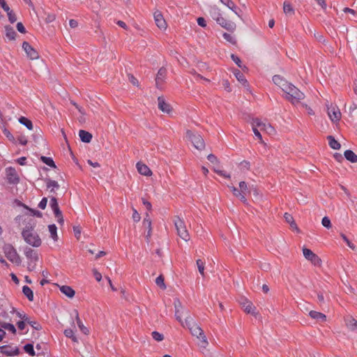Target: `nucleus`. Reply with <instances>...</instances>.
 <instances>
[{"mask_svg": "<svg viewBox=\"0 0 357 357\" xmlns=\"http://www.w3.org/2000/svg\"><path fill=\"white\" fill-rule=\"evenodd\" d=\"M216 22L222 27L225 28L229 31L234 29L236 26L234 23L227 21L222 17L216 18Z\"/></svg>", "mask_w": 357, "mask_h": 357, "instance_id": "17", "label": "nucleus"}, {"mask_svg": "<svg viewBox=\"0 0 357 357\" xmlns=\"http://www.w3.org/2000/svg\"><path fill=\"white\" fill-rule=\"evenodd\" d=\"M284 13L287 15H292L294 14V10L289 2L284 1L283 4Z\"/></svg>", "mask_w": 357, "mask_h": 357, "instance_id": "32", "label": "nucleus"}, {"mask_svg": "<svg viewBox=\"0 0 357 357\" xmlns=\"http://www.w3.org/2000/svg\"><path fill=\"white\" fill-rule=\"evenodd\" d=\"M41 160H42L45 164H46L47 165H48L49 167H56V165H55V164H54V160H53L51 158L45 157V156H42V157H41Z\"/></svg>", "mask_w": 357, "mask_h": 357, "instance_id": "40", "label": "nucleus"}, {"mask_svg": "<svg viewBox=\"0 0 357 357\" xmlns=\"http://www.w3.org/2000/svg\"><path fill=\"white\" fill-rule=\"evenodd\" d=\"M158 108L162 112L169 114L172 110V107H171L169 103L166 102V101L163 97H158Z\"/></svg>", "mask_w": 357, "mask_h": 357, "instance_id": "14", "label": "nucleus"}, {"mask_svg": "<svg viewBox=\"0 0 357 357\" xmlns=\"http://www.w3.org/2000/svg\"><path fill=\"white\" fill-rule=\"evenodd\" d=\"M50 207L52 208L55 217L57 218V221L59 223L63 222V219L62 216L61 211L59 209V204L57 200L55 197H52L50 202Z\"/></svg>", "mask_w": 357, "mask_h": 357, "instance_id": "9", "label": "nucleus"}, {"mask_svg": "<svg viewBox=\"0 0 357 357\" xmlns=\"http://www.w3.org/2000/svg\"><path fill=\"white\" fill-rule=\"evenodd\" d=\"M6 36L9 40H15L16 36V32L14 29L10 26H5Z\"/></svg>", "mask_w": 357, "mask_h": 357, "instance_id": "29", "label": "nucleus"}, {"mask_svg": "<svg viewBox=\"0 0 357 357\" xmlns=\"http://www.w3.org/2000/svg\"><path fill=\"white\" fill-rule=\"evenodd\" d=\"M19 122L23 125H24L29 130H31L33 129L32 122L26 119V117L22 116L19 119Z\"/></svg>", "mask_w": 357, "mask_h": 357, "instance_id": "36", "label": "nucleus"}, {"mask_svg": "<svg viewBox=\"0 0 357 357\" xmlns=\"http://www.w3.org/2000/svg\"><path fill=\"white\" fill-rule=\"evenodd\" d=\"M222 36H223V38H224L226 40H227V41H229V42H230V43H234L233 37H232L229 33H223V35H222Z\"/></svg>", "mask_w": 357, "mask_h": 357, "instance_id": "61", "label": "nucleus"}, {"mask_svg": "<svg viewBox=\"0 0 357 357\" xmlns=\"http://www.w3.org/2000/svg\"><path fill=\"white\" fill-rule=\"evenodd\" d=\"M143 226L145 228L148 229V232H147L146 238H150L151 236L152 228H151V220L149 218V216L148 213L146 214V217L144 218V219L143 220Z\"/></svg>", "mask_w": 357, "mask_h": 357, "instance_id": "23", "label": "nucleus"}, {"mask_svg": "<svg viewBox=\"0 0 357 357\" xmlns=\"http://www.w3.org/2000/svg\"><path fill=\"white\" fill-rule=\"evenodd\" d=\"M74 314L75 315V320H76V322H77V324L79 328L83 333L87 335L89 333V330L86 327L84 326L82 321L79 319L77 310H75Z\"/></svg>", "mask_w": 357, "mask_h": 357, "instance_id": "22", "label": "nucleus"}, {"mask_svg": "<svg viewBox=\"0 0 357 357\" xmlns=\"http://www.w3.org/2000/svg\"><path fill=\"white\" fill-rule=\"evenodd\" d=\"M142 204L145 206V207L146 208V209H147L148 211H151L152 206H151V202H148V201H147V200H146L144 198H142Z\"/></svg>", "mask_w": 357, "mask_h": 357, "instance_id": "60", "label": "nucleus"}, {"mask_svg": "<svg viewBox=\"0 0 357 357\" xmlns=\"http://www.w3.org/2000/svg\"><path fill=\"white\" fill-rule=\"evenodd\" d=\"M6 13L10 23H14L17 21L16 15L12 10L10 9L8 12H6Z\"/></svg>", "mask_w": 357, "mask_h": 357, "instance_id": "46", "label": "nucleus"}, {"mask_svg": "<svg viewBox=\"0 0 357 357\" xmlns=\"http://www.w3.org/2000/svg\"><path fill=\"white\" fill-rule=\"evenodd\" d=\"M303 254L305 258L310 261L312 264L315 266H319L321 264L320 258L314 254L311 250L303 248Z\"/></svg>", "mask_w": 357, "mask_h": 357, "instance_id": "7", "label": "nucleus"}, {"mask_svg": "<svg viewBox=\"0 0 357 357\" xmlns=\"http://www.w3.org/2000/svg\"><path fill=\"white\" fill-rule=\"evenodd\" d=\"M10 175L12 176L10 178V179L12 180L13 182L17 181L18 178H17L16 174H15V169H10Z\"/></svg>", "mask_w": 357, "mask_h": 357, "instance_id": "64", "label": "nucleus"}, {"mask_svg": "<svg viewBox=\"0 0 357 357\" xmlns=\"http://www.w3.org/2000/svg\"><path fill=\"white\" fill-rule=\"evenodd\" d=\"M167 75V70L164 68H160L156 75L155 77V84L158 88H160V86L165 82V79Z\"/></svg>", "mask_w": 357, "mask_h": 357, "instance_id": "13", "label": "nucleus"}, {"mask_svg": "<svg viewBox=\"0 0 357 357\" xmlns=\"http://www.w3.org/2000/svg\"><path fill=\"white\" fill-rule=\"evenodd\" d=\"M197 338L199 340V342H198L199 347H202V348H206L207 347L208 342L207 341L206 337L204 335V333H203V335H201L199 336V337H197Z\"/></svg>", "mask_w": 357, "mask_h": 357, "instance_id": "37", "label": "nucleus"}, {"mask_svg": "<svg viewBox=\"0 0 357 357\" xmlns=\"http://www.w3.org/2000/svg\"><path fill=\"white\" fill-rule=\"evenodd\" d=\"M341 236L342 238V239L344 241V242L347 243V245L352 250H355L356 247L355 245H354V243H352L347 238V236L342 234H341Z\"/></svg>", "mask_w": 357, "mask_h": 357, "instance_id": "52", "label": "nucleus"}, {"mask_svg": "<svg viewBox=\"0 0 357 357\" xmlns=\"http://www.w3.org/2000/svg\"><path fill=\"white\" fill-rule=\"evenodd\" d=\"M26 321L27 324L31 325L36 330H40L41 328L40 325L36 321H31L29 318H28V321Z\"/></svg>", "mask_w": 357, "mask_h": 357, "instance_id": "53", "label": "nucleus"}, {"mask_svg": "<svg viewBox=\"0 0 357 357\" xmlns=\"http://www.w3.org/2000/svg\"><path fill=\"white\" fill-rule=\"evenodd\" d=\"M47 187L50 190V192L54 191L55 189H58L59 185L58 183L55 181L50 180L47 183Z\"/></svg>", "mask_w": 357, "mask_h": 357, "instance_id": "39", "label": "nucleus"}, {"mask_svg": "<svg viewBox=\"0 0 357 357\" xmlns=\"http://www.w3.org/2000/svg\"><path fill=\"white\" fill-rule=\"evenodd\" d=\"M236 79L241 83L245 84L247 82L244 75L239 70L234 73Z\"/></svg>", "mask_w": 357, "mask_h": 357, "instance_id": "45", "label": "nucleus"}, {"mask_svg": "<svg viewBox=\"0 0 357 357\" xmlns=\"http://www.w3.org/2000/svg\"><path fill=\"white\" fill-rule=\"evenodd\" d=\"M48 229L50 233L51 237L54 241H57L58 236H57V228L55 225H50L48 226Z\"/></svg>", "mask_w": 357, "mask_h": 357, "instance_id": "35", "label": "nucleus"}, {"mask_svg": "<svg viewBox=\"0 0 357 357\" xmlns=\"http://www.w3.org/2000/svg\"><path fill=\"white\" fill-rule=\"evenodd\" d=\"M186 138L191 142L193 146L198 150H202L205 146L203 138L198 133L192 132L191 130H187Z\"/></svg>", "mask_w": 357, "mask_h": 357, "instance_id": "3", "label": "nucleus"}, {"mask_svg": "<svg viewBox=\"0 0 357 357\" xmlns=\"http://www.w3.org/2000/svg\"><path fill=\"white\" fill-rule=\"evenodd\" d=\"M321 224L324 227L329 229L331 227V222L328 217H324L321 220Z\"/></svg>", "mask_w": 357, "mask_h": 357, "instance_id": "50", "label": "nucleus"}, {"mask_svg": "<svg viewBox=\"0 0 357 357\" xmlns=\"http://www.w3.org/2000/svg\"><path fill=\"white\" fill-rule=\"evenodd\" d=\"M345 323H346V326L347 327L352 331H356V328L357 327V321L353 318V317H348L346 320H345Z\"/></svg>", "mask_w": 357, "mask_h": 357, "instance_id": "26", "label": "nucleus"}, {"mask_svg": "<svg viewBox=\"0 0 357 357\" xmlns=\"http://www.w3.org/2000/svg\"><path fill=\"white\" fill-rule=\"evenodd\" d=\"M344 155L345 158L351 162H357V155L355 154L352 151L347 150L344 151Z\"/></svg>", "mask_w": 357, "mask_h": 357, "instance_id": "27", "label": "nucleus"}, {"mask_svg": "<svg viewBox=\"0 0 357 357\" xmlns=\"http://www.w3.org/2000/svg\"><path fill=\"white\" fill-rule=\"evenodd\" d=\"M22 235L26 243L31 245L37 248L41 245L40 238L37 233L33 231V229L26 228L23 229Z\"/></svg>", "mask_w": 357, "mask_h": 357, "instance_id": "2", "label": "nucleus"}, {"mask_svg": "<svg viewBox=\"0 0 357 357\" xmlns=\"http://www.w3.org/2000/svg\"><path fill=\"white\" fill-rule=\"evenodd\" d=\"M151 335L152 337L158 342H160L164 339L163 335L157 331L152 332Z\"/></svg>", "mask_w": 357, "mask_h": 357, "instance_id": "47", "label": "nucleus"}, {"mask_svg": "<svg viewBox=\"0 0 357 357\" xmlns=\"http://www.w3.org/2000/svg\"><path fill=\"white\" fill-rule=\"evenodd\" d=\"M266 127L265 128V132H266L268 135L275 134V130L270 123H268L267 125H266Z\"/></svg>", "mask_w": 357, "mask_h": 357, "instance_id": "51", "label": "nucleus"}, {"mask_svg": "<svg viewBox=\"0 0 357 357\" xmlns=\"http://www.w3.org/2000/svg\"><path fill=\"white\" fill-rule=\"evenodd\" d=\"M1 352L8 356H16L19 354V349L17 347L3 346L1 347Z\"/></svg>", "mask_w": 357, "mask_h": 357, "instance_id": "12", "label": "nucleus"}, {"mask_svg": "<svg viewBox=\"0 0 357 357\" xmlns=\"http://www.w3.org/2000/svg\"><path fill=\"white\" fill-rule=\"evenodd\" d=\"M3 327L5 329H6V330H8V331H9L12 332L13 333H15V331H16V329H15V328L14 325H13V324H5L3 326Z\"/></svg>", "mask_w": 357, "mask_h": 357, "instance_id": "54", "label": "nucleus"}, {"mask_svg": "<svg viewBox=\"0 0 357 357\" xmlns=\"http://www.w3.org/2000/svg\"><path fill=\"white\" fill-rule=\"evenodd\" d=\"M329 146L335 150H338L340 148V144L335 139L333 136L328 137Z\"/></svg>", "mask_w": 357, "mask_h": 357, "instance_id": "33", "label": "nucleus"}, {"mask_svg": "<svg viewBox=\"0 0 357 357\" xmlns=\"http://www.w3.org/2000/svg\"><path fill=\"white\" fill-rule=\"evenodd\" d=\"M0 6L5 12H8V10L10 9L6 0H0Z\"/></svg>", "mask_w": 357, "mask_h": 357, "instance_id": "56", "label": "nucleus"}, {"mask_svg": "<svg viewBox=\"0 0 357 357\" xmlns=\"http://www.w3.org/2000/svg\"><path fill=\"white\" fill-rule=\"evenodd\" d=\"M6 254L7 258L10 261L13 262H17L19 261V256L15 250L12 246H9L6 248Z\"/></svg>", "mask_w": 357, "mask_h": 357, "instance_id": "16", "label": "nucleus"}, {"mask_svg": "<svg viewBox=\"0 0 357 357\" xmlns=\"http://www.w3.org/2000/svg\"><path fill=\"white\" fill-rule=\"evenodd\" d=\"M241 305L244 311L246 312L247 313H254V310L255 309V307L252 303V302H250V301H248L247 299H243L242 301L241 302Z\"/></svg>", "mask_w": 357, "mask_h": 357, "instance_id": "19", "label": "nucleus"}, {"mask_svg": "<svg viewBox=\"0 0 357 357\" xmlns=\"http://www.w3.org/2000/svg\"><path fill=\"white\" fill-rule=\"evenodd\" d=\"M60 291L68 298H73L75 294V291L70 286L67 285L60 287Z\"/></svg>", "mask_w": 357, "mask_h": 357, "instance_id": "24", "label": "nucleus"}, {"mask_svg": "<svg viewBox=\"0 0 357 357\" xmlns=\"http://www.w3.org/2000/svg\"><path fill=\"white\" fill-rule=\"evenodd\" d=\"M283 91L285 93V98L293 105L298 104L305 98L304 93L291 84H289L287 86H285Z\"/></svg>", "mask_w": 357, "mask_h": 357, "instance_id": "1", "label": "nucleus"}, {"mask_svg": "<svg viewBox=\"0 0 357 357\" xmlns=\"http://www.w3.org/2000/svg\"><path fill=\"white\" fill-rule=\"evenodd\" d=\"M17 29L19 32L22 33H24L26 32V29L22 22H18L17 24Z\"/></svg>", "mask_w": 357, "mask_h": 357, "instance_id": "59", "label": "nucleus"}, {"mask_svg": "<svg viewBox=\"0 0 357 357\" xmlns=\"http://www.w3.org/2000/svg\"><path fill=\"white\" fill-rule=\"evenodd\" d=\"M231 190L233 192V194L235 197H238L241 195V190H238L236 188L232 186L229 187Z\"/></svg>", "mask_w": 357, "mask_h": 357, "instance_id": "63", "label": "nucleus"}, {"mask_svg": "<svg viewBox=\"0 0 357 357\" xmlns=\"http://www.w3.org/2000/svg\"><path fill=\"white\" fill-rule=\"evenodd\" d=\"M24 349L26 353L29 354L30 356H35V351L33 349V347L31 344H27L24 347Z\"/></svg>", "mask_w": 357, "mask_h": 357, "instance_id": "43", "label": "nucleus"}, {"mask_svg": "<svg viewBox=\"0 0 357 357\" xmlns=\"http://www.w3.org/2000/svg\"><path fill=\"white\" fill-rule=\"evenodd\" d=\"M174 225L177 231L178 235L184 241H189L190 235L186 229V226L184 221L179 218H176L174 220Z\"/></svg>", "mask_w": 357, "mask_h": 357, "instance_id": "4", "label": "nucleus"}, {"mask_svg": "<svg viewBox=\"0 0 357 357\" xmlns=\"http://www.w3.org/2000/svg\"><path fill=\"white\" fill-rule=\"evenodd\" d=\"M197 266L198 268V271L199 273L204 276V266H205V262L203 261L202 259H197Z\"/></svg>", "mask_w": 357, "mask_h": 357, "instance_id": "41", "label": "nucleus"}, {"mask_svg": "<svg viewBox=\"0 0 357 357\" xmlns=\"http://www.w3.org/2000/svg\"><path fill=\"white\" fill-rule=\"evenodd\" d=\"M284 218L286 222L290 225V227L292 229H296V230L298 231L297 225H296V222H294V218L292 217L291 215H290L287 213H285L284 215Z\"/></svg>", "mask_w": 357, "mask_h": 357, "instance_id": "28", "label": "nucleus"}, {"mask_svg": "<svg viewBox=\"0 0 357 357\" xmlns=\"http://www.w3.org/2000/svg\"><path fill=\"white\" fill-rule=\"evenodd\" d=\"M273 81L274 84L280 87L282 91H284L285 86H287L289 84L280 75L273 76Z\"/></svg>", "mask_w": 357, "mask_h": 357, "instance_id": "20", "label": "nucleus"}, {"mask_svg": "<svg viewBox=\"0 0 357 357\" xmlns=\"http://www.w3.org/2000/svg\"><path fill=\"white\" fill-rule=\"evenodd\" d=\"M309 315L311 318L319 322H325L326 321V316L319 312L312 310L309 312Z\"/></svg>", "mask_w": 357, "mask_h": 357, "instance_id": "21", "label": "nucleus"}, {"mask_svg": "<svg viewBox=\"0 0 357 357\" xmlns=\"http://www.w3.org/2000/svg\"><path fill=\"white\" fill-rule=\"evenodd\" d=\"M231 59L234 61V62L240 68H242L241 66V59L236 55L231 54Z\"/></svg>", "mask_w": 357, "mask_h": 357, "instance_id": "57", "label": "nucleus"}, {"mask_svg": "<svg viewBox=\"0 0 357 357\" xmlns=\"http://www.w3.org/2000/svg\"><path fill=\"white\" fill-rule=\"evenodd\" d=\"M93 275L98 282H100L102 279V275L96 270H93Z\"/></svg>", "mask_w": 357, "mask_h": 357, "instance_id": "62", "label": "nucleus"}, {"mask_svg": "<svg viewBox=\"0 0 357 357\" xmlns=\"http://www.w3.org/2000/svg\"><path fill=\"white\" fill-rule=\"evenodd\" d=\"M64 334L67 337L71 338L73 342H77V339L74 335V332L72 329H66L64 331Z\"/></svg>", "mask_w": 357, "mask_h": 357, "instance_id": "42", "label": "nucleus"}, {"mask_svg": "<svg viewBox=\"0 0 357 357\" xmlns=\"http://www.w3.org/2000/svg\"><path fill=\"white\" fill-rule=\"evenodd\" d=\"M184 325L189 328L191 334L196 337H199V336L204 333L203 330L190 316H187L185 319Z\"/></svg>", "mask_w": 357, "mask_h": 357, "instance_id": "5", "label": "nucleus"}, {"mask_svg": "<svg viewBox=\"0 0 357 357\" xmlns=\"http://www.w3.org/2000/svg\"><path fill=\"white\" fill-rule=\"evenodd\" d=\"M174 307H175V317L178 321H179L183 326H185V321H183L182 319V316L183 314L185 315V317L187 316H189V312L188 310H185L183 305H181V303L179 300L176 299L174 302Z\"/></svg>", "mask_w": 357, "mask_h": 357, "instance_id": "6", "label": "nucleus"}, {"mask_svg": "<svg viewBox=\"0 0 357 357\" xmlns=\"http://www.w3.org/2000/svg\"><path fill=\"white\" fill-rule=\"evenodd\" d=\"M239 188L241 192L243 194H247L249 192L247 184L244 181H241L239 183Z\"/></svg>", "mask_w": 357, "mask_h": 357, "instance_id": "49", "label": "nucleus"}, {"mask_svg": "<svg viewBox=\"0 0 357 357\" xmlns=\"http://www.w3.org/2000/svg\"><path fill=\"white\" fill-rule=\"evenodd\" d=\"M154 20L157 26L161 30H165L167 24L160 11H155L153 14Z\"/></svg>", "mask_w": 357, "mask_h": 357, "instance_id": "11", "label": "nucleus"}, {"mask_svg": "<svg viewBox=\"0 0 357 357\" xmlns=\"http://www.w3.org/2000/svg\"><path fill=\"white\" fill-rule=\"evenodd\" d=\"M22 292L29 301H33V292L28 286L22 287Z\"/></svg>", "mask_w": 357, "mask_h": 357, "instance_id": "30", "label": "nucleus"}, {"mask_svg": "<svg viewBox=\"0 0 357 357\" xmlns=\"http://www.w3.org/2000/svg\"><path fill=\"white\" fill-rule=\"evenodd\" d=\"M137 169L138 172L144 176H151L152 174V172L150 168L143 162H138L136 165Z\"/></svg>", "mask_w": 357, "mask_h": 357, "instance_id": "15", "label": "nucleus"}, {"mask_svg": "<svg viewBox=\"0 0 357 357\" xmlns=\"http://www.w3.org/2000/svg\"><path fill=\"white\" fill-rule=\"evenodd\" d=\"M155 283L158 286H159L162 289H165L166 288L165 282H164V278L162 275H159L156 280Z\"/></svg>", "mask_w": 357, "mask_h": 357, "instance_id": "44", "label": "nucleus"}, {"mask_svg": "<svg viewBox=\"0 0 357 357\" xmlns=\"http://www.w3.org/2000/svg\"><path fill=\"white\" fill-rule=\"evenodd\" d=\"M47 204V199L46 197H43L38 204V207L41 209H45L46 208Z\"/></svg>", "mask_w": 357, "mask_h": 357, "instance_id": "58", "label": "nucleus"}, {"mask_svg": "<svg viewBox=\"0 0 357 357\" xmlns=\"http://www.w3.org/2000/svg\"><path fill=\"white\" fill-rule=\"evenodd\" d=\"M132 211H133V213H132V220H133L135 222H139V221L140 220V218H141L140 215H139V213L137 211V210H136V209L133 208V209H132Z\"/></svg>", "mask_w": 357, "mask_h": 357, "instance_id": "55", "label": "nucleus"}, {"mask_svg": "<svg viewBox=\"0 0 357 357\" xmlns=\"http://www.w3.org/2000/svg\"><path fill=\"white\" fill-rule=\"evenodd\" d=\"M22 48L30 59L34 60L38 59L39 54L38 52L28 42L25 41L23 43Z\"/></svg>", "mask_w": 357, "mask_h": 357, "instance_id": "10", "label": "nucleus"}, {"mask_svg": "<svg viewBox=\"0 0 357 357\" xmlns=\"http://www.w3.org/2000/svg\"><path fill=\"white\" fill-rule=\"evenodd\" d=\"M24 255L26 257L31 261L35 262L38 259L37 252L31 248L27 247L24 249Z\"/></svg>", "mask_w": 357, "mask_h": 357, "instance_id": "18", "label": "nucleus"}, {"mask_svg": "<svg viewBox=\"0 0 357 357\" xmlns=\"http://www.w3.org/2000/svg\"><path fill=\"white\" fill-rule=\"evenodd\" d=\"M220 1L227 7H228L230 10L234 11L236 15H238L236 8V6L234 2L232 0H220Z\"/></svg>", "mask_w": 357, "mask_h": 357, "instance_id": "31", "label": "nucleus"}, {"mask_svg": "<svg viewBox=\"0 0 357 357\" xmlns=\"http://www.w3.org/2000/svg\"><path fill=\"white\" fill-rule=\"evenodd\" d=\"M252 123H255V126H257L259 130L265 132L266 125L268 123L264 122L259 119H253Z\"/></svg>", "mask_w": 357, "mask_h": 357, "instance_id": "34", "label": "nucleus"}, {"mask_svg": "<svg viewBox=\"0 0 357 357\" xmlns=\"http://www.w3.org/2000/svg\"><path fill=\"white\" fill-rule=\"evenodd\" d=\"M79 136L81 140L85 143L90 142L92 139V135L90 132L85 131L84 130H80L79 131Z\"/></svg>", "mask_w": 357, "mask_h": 357, "instance_id": "25", "label": "nucleus"}, {"mask_svg": "<svg viewBox=\"0 0 357 357\" xmlns=\"http://www.w3.org/2000/svg\"><path fill=\"white\" fill-rule=\"evenodd\" d=\"M252 126L255 135L260 140L261 142H262V137L259 132V130L257 128V126H255V123H252Z\"/></svg>", "mask_w": 357, "mask_h": 357, "instance_id": "48", "label": "nucleus"}, {"mask_svg": "<svg viewBox=\"0 0 357 357\" xmlns=\"http://www.w3.org/2000/svg\"><path fill=\"white\" fill-rule=\"evenodd\" d=\"M211 15L213 19L215 20V21H216V18H219V17H222L221 13H220V10L216 6H213L211 8Z\"/></svg>", "mask_w": 357, "mask_h": 357, "instance_id": "38", "label": "nucleus"}, {"mask_svg": "<svg viewBox=\"0 0 357 357\" xmlns=\"http://www.w3.org/2000/svg\"><path fill=\"white\" fill-rule=\"evenodd\" d=\"M328 115L333 123L338 122L341 119V112L336 105L328 106Z\"/></svg>", "mask_w": 357, "mask_h": 357, "instance_id": "8", "label": "nucleus"}]
</instances>
